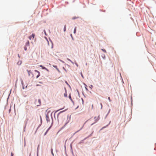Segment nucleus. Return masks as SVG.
<instances>
[{
    "instance_id": "f257e3e1",
    "label": "nucleus",
    "mask_w": 156,
    "mask_h": 156,
    "mask_svg": "<svg viewBox=\"0 0 156 156\" xmlns=\"http://www.w3.org/2000/svg\"><path fill=\"white\" fill-rule=\"evenodd\" d=\"M41 101L40 99L36 100L35 101V104L37 106H40L41 105Z\"/></svg>"
},
{
    "instance_id": "f03ea898",
    "label": "nucleus",
    "mask_w": 156,
    "mask_h": 156,
    "mask_svg": "<svg viewBox=\"0 0 156 156\" xmlns=\"http://www.w3.org/2000/svg\"><path fill=\"white\" fill-rule=\"evenodd\" d=\"M35 36V34H33L29 36L28 38L30 40L33 39L34 38Z\"/></svg>"
},
{
    "instance_id": "7ed1b4c3",
    "label": "nucleus",
    "mask_w": 156,
    "mask_h": 156,
    "mask_svg": "<svg viewBox=\"0 0 156 156\" xmlns=\"http://www.w3.org/2000/svg\"><path fill=\"white\" fill-rule=\"evenodd\" d=\"M94 119H95V122H97L100 119L99 115L97 117H94Z\"/></svg>"
},
{
    "instance_id": "20e7f679",
    "label": "nucleus",
    "mask_w": 156,
    "mask_h": 156,
    "mask_svg": "<svg viewBox=\"0 0 156 156\" xmlns=\"http://www.w3.org/2000/svg\"><path fill=\"white\" fill-rule=\"evenodd\" d=\"M40 67H41L43 69H45L47 71H48V69L44 67L42 65H40Z\"/></svg>"
},
{
    "instance_id": "39448f33",
    "label": "nucleus",
    "mask_w": 156,
    "mask_h": 156,
    "mask_svg": "<svg viewBox=\"0 0 156 156\" xmlns=\"http://www.w3.org/2000/svg\"><path fill=\"white\" fill-rule=\"evenodd\" d=\"M29 46V41H27L26 43V46Z\"/></svg>"
},
{
    "instance_id": "423d86ee",
    "label": "nucleus",
    "mask_w": 156,
    "mask_h": 156,
    "mask_svg": "<svg viewBox=\"0 0 156 156\" xmlns=\"http://www.w3.org/2000/svg\"><path fill=\"white\" fill-rule=\"evenodd\" d=\"M22 61H19L17 63V64L18 65H20L22 64Z\"/></svg>"
},
{
    "instance_id": "0eeeda50",
    "label": "nucleus",
    "mask_w": 156,
    "mask_h": 156,
    "mask_svg": "<svg viewBox=\"0 0 156 156\" xmlns=\"http://www.w3.org/2000/svg\"><path fill=\"white\" fill-rule=\"evenodd\" d=\"M51 128V127H49L48 129L47 130V131H46V132H45V133L44 134V135H45L46 133H47V132L49 130V129H50Z\"/></svg>"
},
{
    "instance_id": "6e6552de",
    "label": "nucleus",
    "mask_w": 156,
    "mask_h": 156,
    "mask_svg": "<svg viewBox=\"0 0 156 156\" xmlns=\"http://www.w3.org/2000/svg\"><path fill=\"white\" fill-rule=\"evenodd\" d=\"M66 25H65L64 27V31L65 32L66 30Z\"/></svg>"
},
{
    "instance_id": "1a4fd4ad",
    "label": "nucleus",
    "mask_w": 156,
    "mask_h": 156,
    "mask_svg": "<svg viewBox=\"0 0 156 156\" xmlns=\"http://www.w3.org/2000/svg\"><path fill=\"white\" fill-rule=\"evenodd\" d=\"M39 145H38V147L37 148V153L38 152V151L39 150Z\"/></svg>"
},
{
    "instance_id": "9d476101",
    "label": "nucleus",
    "mask_w": 156,
    "mask_h": 156,
    "mask_svg": "<svg viewBox=\"0 0 156 156\" xmlns=\"http://www.w3.org/2000/svg\"><path fill=\"white\" fill-rule=\"evenodd\" d=\"M76 27H75V29H74V33L75 34L76 33Z\"/></svg>"
},
{
    "instance_id": "9b49d317",
    "label": "nucleus",
    "mask_w": 156,
    "mask_h": 156,
    "mask_svg": "<svg viewBox=\"0 0 156 156\" xmlns=\"http://www.w3.org/2000/svg\"><path fill=\"white\" fill-rule=\"evenodd\" d=\"M64 111H61V112H59L58 114V115H57L58 117V115H59V114H60L61 113H62V112H64Z\"/></svg>"
},
{
    "instance_id": "f8f14e48",
    "label": "nucleus",
    "mask_w": 156,
    "mask_h": 156,
    "mask_svg": "<svg viewBox=\"0 0 156 156\" xmlns=\"http://www.w3.org/2000/svg\"><path fill=\"white\" fill-rule=\"evenodd\" d=\"M64 96L65 97H67V95L66 94V92L64 94Z\"/></svg>"
},
{
    "instance_id": "ddd939ff",
    "label": "nucleus",
    "mask_w": 156,
    "mask_h": 156,
    "mask_svg": "<svg viewBox=\"0 0 156 156\" xmlns=\"http://www.w3.org/2000/svg\"><path fill=\"white\" fill-rule=\"evenodd\" d=\"M102 50V51H103L104 52H105L106 53V51L105 50V49H101Z\"/></svg>"
},
{
    "instance_id": "4468645a",
    "label": "nucleus",
    "mask_w": 156,
    "mask_h": 156,
    "mask_svg": "<svg viewBox=\"0 0 156 156\" xmlns=\"http://www.w3.org/2000/svg\"><path fill=\"white\" fill-rule=\"evenodd\" d=\"M108 99L109 100V101L110 102H111V100L110 99V98L109 97H108Z\"/></svg>"
},
{
    "instance_id": "2eb2a0df",
    "label": "nucleus",
    "mask_w": 156,
    "mask_h": 156,
    "mask_svg": "<svg viewBox=\"0 0 156 156\" xmlns=\"http://www.w3.org/2000/svg\"><path fill=\"white\" fill-rule=\"evenodd\" d=\"M24 49L25 50H27V48L26 47V46H25L24 47Z\"/></svg>"
},
{
    "instance_id": "dca6fc26",
    "label": "nucleus",
    "mask_w": 156,
    "mask_h": 156,
    "mask_svg": "<svg viewBox=\"0 0 156 156\" xmlns=\"http://www.w3.org/2000/svg\"><path fill=\"white\" fill-rule=\"evenodd\" d=\"M83 126L81 127V128H80V129L79 131V130H81V129L83 128Z\"/></svg>"
},
{
    "instance_id": "f3484780",
    "label": "nucleus",
    "mask_w": 156,
    "mask_h": 156,
    "mask_svg": "<svg viewBox=\"0 0 156 156\" xmlns=\"http://www.w3.org/2000/svg\"><path fill=\"white\" fill-rule=\"evenodd\" d=\"M13 156V154L12 152L11 153V156Z\"/></svg>"
},
{
    "instance_id": "a211bd4d",
    "label": "nucleus",
    "mask_w": 156,
    "mask_h": 156,
    "mask_svg": "<svg viewBox=\"0 0 156 156\" xmlns=\"http://www.w3.org/2000/svg\"><path fill=\"white\" fill-rule=\"evenodd\" d=\"M35 71L36 72H37L39 74H40V73L39 71H38L37 70H35Z\"/></svg>"
},
{
    "instance_id": "6ab92c4d",
    "label": "nucleus",
    "mask_w": 156,
    "mask_h": 156,
    "mask_svg": "<svg viewBox=\"0 0 156 156\" xmlns=\"http://www.w3.org/2000/svg\"><path fill=\"white\" fill-rule=\"evenodd\" d=\"M39 76H40V75H39V74L38 75H37V76L36 78H37L38 77H39Z\"/></svg>"
},
{
    "instance_id": "aec40b11",
    "label": "nucleus",
    "mask_w": 156,
    "mask_h": 156,
    "mask_svg": "<svg viewBox=\"0 0 156 156\" xmlns=\"http://www.w3.org/2000/svg\"><path fill=\"white\" fill-rule=\"evenodd\" d=\"M67 60H68V61H70V62H71V60L70 59H69V58H67Z\"/></svg>"
},
{
    "instance_id": "412c9836",
    "label": "nucleus",
    "mask_w": 156,
    "mask_h": 156,
    "mask_svg": "<svg viewBox=\"0 0 156 156\" xmlns=\"http://www.w3.org/2000/svg\"><path fill=\"white\" fill-rule=\"evenodd\" d=\"M76 17H73V19H76Z\"/></svg>"
},
{
    "instance_id": "4be33fe9",
    "label": "nucleus",
    "mask_w": 156,
    "mask_h": 156,
    "mask_svg": "<svg viewBox=\"0 0 156 156\" xmlns=\"http://www.w3.org/2000/svg\"><path fill=\"white\" fill-rule=\"evenodd\" d=\"M62 109H62H59V110H57V111H56V112H58V111H59V110H61V109Z\"/></svg>"
},
{
    "instance_id": "5701e85b",
    "label": "nucleus",
    "mask_w": 156,
    "mask_h": 156,
    "mask_svg": "<svg viewBox=\"0 0 156 156\" xmlns=\"http://www.w3.org/2000/svg\"><path fill=\"white\" fill-rule=\"evenodd\" d=\"M81 76H82V77H83V75L82 74H81Z\"/></svg>"
},
{
    "instance_id": "b1692460",
    "label": "nucleus",
    "mask_w": 156,
    "mask_h": 156,
    "mask_svg": "<svg viewBox=\"0 0 156 156\" xmlns=\"http://www.w3.org/2000/svg\"><path fill=\"white\" fill-rule=\"evenodd\" d=\"M30 71H29L28 70H27V71L29 73H30Z\"/></svg>"
},
{
    "instance_id": "393cba45",
    "label": "nucleus",
    "mask_w": 156,
    "mask_h": 156,
    "mask_svg": "<svg viewBox=\"0 0 156 156\" xmlns=\"http://www.w3.org/2000/svg\"><path fill=\"white\" fill-rule=\"evenodd\" d=\"M54 67H57V66H54Z\"/></svg>"
},
{
    "instance_id": "a878e982",
    "label": "nucleus",
    "mask_w": 156,
    "mask_h": 156,
    "mask_svg": "<svg viewBox=\"0 0 156 156\" xmlns=\"http://www.w3.org/2000/svg\"><path fill=\"white\" fill-rule=\"evenodd\" d=\"M69 97L70 98H71V97L70 96H69Z\"/></svg>"
},
{
    "instance_id": "bb28decb",
    "label": "nucleus",
    "mask_w": 156,
    "mask_h": 156,
    "mask_svg": "<svg viewBox=\"0 0 156 156\" xmlns=\"http://www.w3.org/2000/svg\"><path fill=\"white\" fill-rule=\"evenodd\" d=\"M23 89H24V87H23Z\"/></svg>"
},
{
    "instance_id": "cd10ccee",
    "label": "nucleus",
    "mask_w": 156,
    "mask_h": 156,
    "mask_svg": "<svg viewBox=\"0 0 156 156\" xmlns=\"http://www.w3.org/2000/svg\"><path fill=\"white\" fill-rule=\"evenodd\" d=\"M71 37H72V35L71 34Z\"/></svg>"
}]
</instances>
